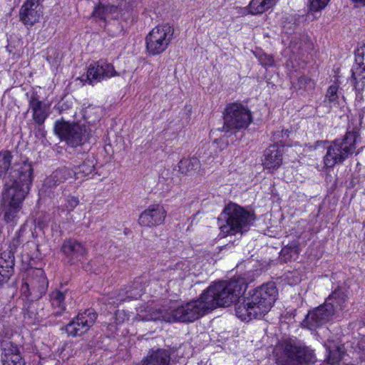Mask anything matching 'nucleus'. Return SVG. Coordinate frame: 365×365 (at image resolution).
Returning <instances> with one entry per match:
<instances>
[{
  "instance_id": "nucleus-30",
  "label": "nucleus",
  "mask_w": 365,
  "mask_h": 365,
  "mask_svg": "<svg viewBox=\"0 0 365 365\" xmlns=\"http://www.w3.org/2000/svg\"><path fill=\"white\" fill-rule=\"evenodd\" d=\"M275 4V0H252L250 3L252 15L261 14Z\"/></svg>"
},
{
  "instance_id": "nucleus-47",
  "label": "nucleus",
  "mask_w": 365,
  "mask_h": 365,
  "mask_svg": "<svg viewBox=\"0 0 365 365\" xmlns=\"http://www.w3.org/2000/svg\"><path fill=\"white\" fill-rule=\"evenodd\" d=\"M21 243V240H20V236L19 235L13 240L12 241V245L16 247V246H18L19 244Z\"/></svg>"
},
{
  "instance_id": "nucleus-15",
  "label": "nucleus",
  "mask_w": 365,
  "mask_h": 365,
  "mask_svg": "<svg viewBox=\"0 0 365 365\" xmlns=\"http://www.w3.org/2000/svg\"><path fill=\"white\" fill-rule=\"evenodd\" d=\"M334 314L333 309H329L323 304L307 314L304 325L309 329H316L327 323Z\"/></svg>"
},
{
  "instance_id": "nucleus-9",
  "label": "nucleus",
  "mask_w": 365,
  "mask_h": 365,
  "mask_svg": "<svg viewBox=\"0 0 365 365\" xmlns=\"http://www.w3.org/2000/svg\"><path fill=\"white\" fill-rule=\"evenodd\" d=\"M224 132H237L246 129L253 118L249 108L239 102L228 103L223 112Z\"/></svg>"
},
{
  "instance_id": "nucleus-20",
  "label": "nucleus",
  "mask_w": 365,
  "mask_h": 365,
  "mask_svg": "<svg viewBox=\"0 0 365 365\" xmlns=\"http://www.w3.org/2000/svg\"><path fill=\"white\" fill-rule=\"evenodd\" d=\"M282 163V153L278 145H272L267 148L264 153L262 164L264 168L276 170Z\"/></svg>"
},
{
  "instance_id": "nucleus-13",
  "label": "nucleus",
  "mask_w": 365,
  "mask_h": 365,
  "mask_svg": "<svg viewBox=\"0 0 365 365\" xmlns=\"http://www.w3.org/2000/svg\"><path fill=\"white\" fill-rule=\"evenodd\" d=\"M166 215L167 212L163 205H151L141 212L138 223L142 227H157L164 223Z\"/></svg>"
},
{
  "instance_id": "nucleus-31",
  "label": "nucleus",
  "mask_w": 365,
  "mask_h": 365,
  "mask_svg": "<svg viewBox=\"0 0 365 365\" xmlns=\"http://www.w3.org/2000/svg\"><path fill=\"white\" fill-rule=\"evenodd\" d=\"M200 167V161L195 157L183 158L178 163L179 171L182 174H190L199 169Z\"/></svg>"
},
{
  "instance_id": "nucleus-37",
  "label": "nucleus",
  "mask_w": 365,
  "mask_h": 365,
  "mask_svg": "<svg viewBox=\"0 0 365 365\" xmlns=\"http://www.w3.org/2000/svg\"><path fill=\"white\" fill-rule=\"evenodd\" d=\"M313 83L311 79L306 77L305 76H302L298 78L297 82H293V86L296 89L299 90H307L309 88L312 87Z\"/></svg>"
},
{
  "instance_id": "nucleus-11",
  "label": "nucleus",
  "mask_w": 365,
  "mask_h": 365,
  "mask_svg": "<svg viewBox=\"0 0 365 365\" xmlns=\"http://www.w3.org/2000/svg\"><path fill=\"white\" fill-rule=\"evenodd\" d=\"M174 29L169 24L158 25L153 28L146 36V48L153 56L158 55L166 50L170 43Z\"/></svg>"
},
{
  "instance_id": "nucleus-8",
  "label": "nucleus",
  "mask_w": 365,
  "mask_h": 365,
  "mask_svg": "<svg viewBox=\"0 0 365 365\" xmlns=\"http://www.w3.org/2000/svg\"><path fill=\"white\" fill-rule=\"evenodd\" d=\"M359 135L356 131H349L342 139L333 141L327 147L324 156L326 168H332L337 164H341L350 157L356 150V144Z\"/></svg>"
},
{
  "instance_id": "nucleus-43",
  "label": "nucleus",
  "mask_w": 365,
  "mask_h": 365,
  "mask_svg": "<svg viewBox=\"0 0 365 365\" xmlns=\"http://www.w3.org/2000/svg\"><path fill=\"white\" fill-rule=\"evenodd\" d=\"M289 133V130H282L281 131L274 132L273 136L275 140H279L280 138L283 139L284 136L288 137Z\"/></svg>"
},
{
  "instance_id": "nucleus-19",
  "label": "nucleus",
  "mask_w": 365,
  "mask_h": 365,
  "mask_svg": "<svg viewBox=\"0 0 365 365\" xmlns=\"http://www.w3.org/2000/svg\"><path fill=\"white\" fill-rule=\"evenodd\" d=\"M29 103L33 120L38 125H43L49 115V106L40 101L36 94L31 96Z\"/></svg>"
},
{
  "instance_id": "nucleus-24",
  "label": "nucleus",
  "mask_w": 365,
  "mask_h": 365,
  "mask_svg": "<svg viewBox=\"0 0 365 365\" xmlns=\"http://www.w3.org/2000/svg\"><path fill=\"white\" fill-rule=\"evenodd\" d=\"M346 299L347 297L344 290L338 288L329 295L324 304L329 309H333V313L335 314L346 306Z\"/></svg>"
},
{
  "instance_id": "nucleus-38",
  "label": "nucleus",
  "mask_w": 365,
  "mask_h": 365,
  "mask_svg": "<svg viewBox=\"0 0 365 365\" xmlns=\"http://www.w3.org/2000/svg\"><path fill=\"white\" fill-rule=\"evenodd\" d=\"M355 61L356 65L354 66H365V45L356 50Z\"/></svg>"
},
{
  "instance_id": "nucleus-14",
  "label": "nucleus",
  "mask_w": 365,
  "mask_h": 365,
  "mask_svg": "<svg viewBox=\"0 0 365 365\" xmlns=\"http://www.w3.org/2000/svg\"><path fill=\"white\" fill-rule=\"evenodd\" d=\"M113 66L111 63L99 61L89 66L87 71V81L90 84L101 82L105 78L117 76Z\"/></svg>"
},
{
  "instance_id": "nucleus-46",
  "label": "nucleus",
  "mask_w": 365,
  "mask_h": 365,
  "mask_svg": "<svg viewBox=\"0 0 365 365\" xmlns=\"http://www.w3.org/2000/svg\"><path fill=\"white\" fill-rule=\"evenodd\" d=\"M266 62L262 63L265 66H272L274 63V60L272 57H265Z\"/></svg>"
},
{
  "instance_id": "nucleus-4",
  "label": "nucleus",
  "mask_w": 365,
  "mask_h": 365,
  "mask_svg": "<svg viewBox=\"0 0 365 365\" xmlns=\"http://www.w3.org/2000/svg\"><path fill=\"white\" fill-rule=\"evenodd\" d=\"M13 185L14 181L9 180L7 184L4 185L0 204V216L2 220L11 227L17 225L22 213L23 202L31 186L26 182L17 187H14Z\"/></svg>"
},
{
  "instance_id": "nucleus-40",
  "label": "nucleus",
  "mask_w": 365,
  "mask_h": 365,
  "mask_svg": "<svg viewBox=\"0 0 365 365\" xmlns=\"http://www.w3.org/2000/svg\"><path fill=\"white\" fill-rule=\"evenodd\" d=\"M306 36H302L299 38V41H297V37H295L294 39L291 41V46L296 49H302L303 48V43H305Z\"/></svg>"
},
{
  "instance_id": "nucleus-2",
  "label": "nucleus",
  "mask_w": 365,
  "mask_h": 365,
  "mask_svg": "<svg viewBox=\"0 0 365 365\" xmlns=\"http://www.w3.org/2000/svg\"><path fill=\"white\" fill-rule=\"evenodd\" d=\"M278 295L274 282H270L258 287L238 302L235 312L238 318L243 321L262 318L267 314Z\"/></svg>"
},
{
  "instance_id": "nucleus-45",
  "label": "nucleus",
  "mask_w": 365,
  "mask_h": 365,
  "mask_svg": "<svg viewBox=\"0 0 365 365\" xmlns=\"http://www.w3.org/2000/svg\"><path fill=\"white\" fill-rule=\"evenodd\" d=\"M236 9L237 10V14L242 16L251 14L250 4L247 7H237Z\"/></svg>"
},
{
  "instance_id": "nucleus-29",
  "label": "nucleus",
  "mask_w": 365,
  "mask_h": 365,
  "mask_svg": "<svg viewBox=\"0 0 365 365\" xmlns=\"http://www.w3.org/2000/svg\"><path fill=\"white\" fill-rule=\"evenodd\" d=\"M118 6L113 5H98L95 7L92 14L95 18H98L101 20L106 21L109 18H114L113 15L118 10Z\"/></svg>"
},
{
  "instance_id": "nucleus-10",
  "label": "nucleus",
  "mask_w": 365,
  "mask_h": 365,
  "mask_svg": "<svg viewBox=\"0 0 365 365\" xmlns=\"http://www.w3.org/2000/svg\"><path fill=\"white\" fill-rule=\"evenodd\" d=\"M54 131L61 140H65L71 147H77L85 144L91 137V130L86 125L78 123L70 124L57 121Z\"/></svg>"
},
{
  "instance_id": "nucleus-1",
  "label": "nucleus",
  "mask_w": 365,
  "mask_h": 365,
  "mask_svg": "<svg viewBox=\"0 0 365 365\" xmlns=\"http://www.w3.org/2000/svg\"><path fill=\"white\" fill-rule=\"evenodd\" d=\"M209 311L201 296L198 299L179 306L177 302H167L162 307L148 306L146 309L138 314L142 321L161 320L166 322H192L205 315Z\"/></svg>"
},
{
  "instance_id": "nucleus-6",
  "label": "nucleus",
  "mask_w": 365,
  "mask_h": 365,
  "mask_svg": "<svg viewBox=\"0 0 365 365\" xmlns=\"http://www.w3.org/2000/svg\"><path fill=\"white\" fill-rule=\"evenodd\" d=\"M13 155L8 150L0 151V179L4 180L6 185L9 180L14 181V187L22 185L24 182L32 185L34 180V169L27 161L15 163L11 165Z\"/></svg>"
},
{
  "instance_id": "nucleus-22",
  "label": "nucleus",
  "mask_w": 365,
  "mask_h": 365,
  "mask_svg": "<svg viewBox=\"0 0 365 365\" xmlns=\"http://www.w3.org/2000/svg\"><path fill=\"white\" fill-rule=\"evenodd\" d=\"M14 257L11 252H4L0 257V284L6 282L14 272Z\"/></svg>"
},
{
  "instance_id": "nucleus-41",
  "label": "nucleus",
  "mask_w": 365,
  "mask_h": 365,
  "mask_svg": "<svg viewBox=\"0 0 365 365\" xmlns=\"http://www.w3.org/2000/svg\"><path fill=\"white\" fill-rule=\"evenodd\" d=\"M170 171L168 170H164L159 177V182H163L165 181L167 182L168 184H169L172 181V179L170 177Z\"/></svg>"
},
{
  "instance_id": "nucleus-17",
  "label": "nucleus",
  "mask_w": 365,
  "mask_h": 365,
  "mask_svg": "<svg viewBox=\"0 0 365 365\" xmlns=\"http://www.w3.org/2000/svg\"><path fill=\"white\" fill-rule=\"evenodd\" d=\"M42 14L39 0H26L20 9V19L27 26H33Z\"/></svg>"
},
{
  "instance_id": "nucleus-33",
  "label": "nucleus",
  "mask_w": 365,
  "mask_h": 365,
  "mask_svg": "<svg viewBox=\"0 0 365 365\" xmlns=\"http://www.w3.org/2000/svg\"><path fill=\"white\" fill-rule=\"evenodd\" d=\"M299 251V242L294 240L284 246L282 249L281 253L285 257V259L290 260L297 257Z\"/></svg>"
},
{
  "instance_id": "nucleus-3",
  "label": "nucleus",
  "mask_w": 365,
  "mask_h": 365,
  "mask_svg": "<svg viewBox=\"0 0 365 365\" xmlns=\"http://www.w3.org/2000/svg\"><path fill=\"white\" fill-rule=\"evenodd\" d=\"M247 282L242 277L231 279L229 282H220L210 285L201 294L209 310L217 307H229L237 302L245 293Z\"/></svg>"
},
{
  "instance_id": "nucleus-34",
  "label": "nucleus",
  "mask_w": 365,
  "mask_h": 365,
  "mask_svg": "<svg viewBox=\"0 0 365 365\" xmlns=\"http://www.w3.org/2000/svg\"><path fill=\"white\" fill-rule=\"evenodd\" d=\"M351 72L352 77L355 81V89H357V86L364 87L365 80V66H354Z\"/></svg>"
},
{
  "instance_id": "nucleus-27",
  "label": "nucleus",
  "mask_w": 365,
  "mask_h": 365,
  "mask_svg": "<svg viewBox=\"0 0 365 365\" xmlns=\"http://www.w3.org/2000/svg\"><path fill=\"white\" fill-rule=\"evenodd\" d=\"M62 252L67 256L82 257L86 254V250L80 242L68 240H66L61 247Z\"/></svg>"
},
{
  "instance_id": "nucleus-21",
  "label": "nucleus",
  "mask_w": 365,
  "mask_h": 365,
  "mask_svg": "<svg viewBox=\"0 0 365 365\" xmlns=\"http://www.w3.org/2000/svg\"><path fill=\"white\" fill-rule=\"evenodd\" d=\"M170 353L164 349L150 350L139 365H170Z\"/></svg>"
},
{
  "instance_id": "nucleus-49",
  "label": "nucleus",
  "mask_w": 365,
  "mask_h": 365,
  "mask_svg": "<svg viewBox=\"0 0 365 365\" xmlns=\"http://www.w3.org/2000/svg\"><path fill=\"white\" fill-rule=\"evenodd\" d=\"M219 140H215L214 143H217Z\"/></svg>"
},
{
  "instance_id": "nucleus-5",
  "label": "nucleus",
  "mask_w": 365,
  "mask_h": 365,
  "mask_svg": "<svg viewBox=\"0 0 365 365\" xmlns=\"http://www.w3.org/2000/svg\"><path fill=\"white\" fill-rule=\"evenodd\" d=\"M274 355L279 365H309L316 361L313 350L299 341L291 339L277 345Z\"/></svg>"
},
{
  "instance_id": "nucleus-28",
  "label": "nucleus",
  "mask_w": 365,
  "mask_h": 365,
  "mask_svg": "<svg viewBox=\"0 0 365 365\" xmlns=\"http://www.w3.org/2000/svg\"><path fill=\"white\" fill-rule=\"evenodd\" d=\"M72 170L76 179L85 178L94 170V160L93 158H88L81 165L75 166Z\"/></svg>"
},
{
  "instance_id": "nucleus-35",
  "label": "nucleus",
  "mask_w": 365,
  "mask_h": 365,
  "mask_svg": "<svg viewBox=\"0 0 365 365\" xmlns=\"http://www.w3.org/2000/svg\"><path fill=\"white\" fill-rule=\"evenodd\" d=\"M101 108L96 106H88L83 110V117L88 123H94L101 118Z\"/></svg>"
},
{
  "instance_id": "nucleus-7",
  "label": "nucleus",
  "mask_w": 365,
  "mask_h": 365,
  "mask_svg": "<svg viewBox=\"0 0 365 365\" xmlns=\"http://www.w3.org/2000/svg\"><path fill=\"white\" fill-rule=\"evenodd\" d=\"M254 216L250 212L235 203L228 204L218 218L221 233L225 237L228 235L242 234L247 232L254 221Z\"/></svg>"
},
{
  "instance_id": "nucleus-42",
  "label": "nucleus",
  "mask_w": 365,
  "mask_h": 365,
  "mask_svg": "<svg viewBox=\"0 0 365 365\" xmlns=\"http://www.w3.org/2000/svg\"><path fill=\"white\" fill-rule=\"evenodd\" d=\"M78 205V200L75 197H71L67 200L66 207L70 210H73Z\"/></svg>"
},
{
  "instance_id": "nucleus-26",
  "label": "nucleus",
  "mask_w": 365,
  "mask_h": 365,
  "mask_svg": "<svg viewBox=\"0 0 365 365\" xmlns=\"http://www.w3.org/2000/svg\"><path fill=\"white\" fill-rule=\"evenodd\" d=\"M73 176V170L63 167L53 172V173L46 179V182L50 187L55 186L64 182L69 178H72Z\"/></svg>"
},
{
  "instance_id": "nucleus-44",
  "label": "nucleus",
  "mask_w": 365,
  "mask_h": 365,
  "mask_svg": "<svg viewBox=\"0 0 365 365\" xmlns=\"http://www.w3.org/2000/svg\"><path fill=\"white\" fill-rule=\"evenodd\" d=\"M363 87L357 86V89H356V104L358 106H360L361 103L363 101V96L360 93V90H361Z\"/></svg>"
},
{
  "instance_id": "nucleus-36",
  "label": "nucleus",
  "mask_w": 365,
  "mask_h": 365,
  "mask_svg": "<svg viewBox=\"0 0 365 365\" xmlns=\"http://www.w3.org/2000/svg\"><path fill=\"white\" fill-rule=\"evenodd\" d=\"M330 0H309V12H319L327 6Z\"/></svg>"
},
{
  "instance_id": "nucleus-25",
  "label": "nucleus",
  "mask_w": 365,
  "mask_h": 365,
  "mask_svg": "<svg viewBox=\"0 0 365 365\" xmlns=\"http://www.w3.org/2000/svg\"><path fill=\"white\" fill-rule=\"evenodd\" d=\"M68 289H55L50 294V302L53 309V314L61 315L66 309V299L68 297Z\"/></svg>"
},
{
  "instance_id": "nucleus-32",
  "label": "nucleus",
  "mask_w": 365,
  "mask_h": 365,
  "mask_svg": "<svg viewBox=\"0 0 365 365\" xmlns=\"http://www.w3.org/2000/svg\"><path fill=\"white\" fill-rule=\"evenodd\" d=\"M328 351L327 360L329 364L334 365L338 364L344 354V349L342 345H336L331 344L327 346Z\"/></svg>"
},
{
  "instance_id": "nucleus-16",
  "label": "nucleus",
  "mask_w": 365,
  "mask_h": 365,
  "mask_svg": "<svg viewBox=\"0 0 365 365\" xmlns=\"http://www.w3.org/2000/svg\"><path fill=\"white\" fill-rule=\"evenodd\" d=\"M29 275L22 285V289L28 290L31 294L34 293L41 297L46 292L48 286L43 271L41 269H31L29 271Z\"/></svg>"
},
{
  "instance_id": "nucleus-18",
  "label": "nucleus",
  "mask_w": 365,
  "mask_h": 365,
  "mask_svg": "<svg viewBox=\"0 0 365 365\" xmlns=\"http://www.w3.org/2000/svg\"><path fill=\"white\" fill-rule=\"evenodd\" d=\"M1 361L3 365H26L19 347L10 341L2 344Z\"/></svg>"
},
{
  "instance_id": "nucleus-39",
  "label": "nucleus",
  "mask_w": 365,
  "mask_h": 365,
  "mask_svg": "<svg viewBox=\"0 0 365 365\" xmlns=\"http://www.w3.org/2000/svg\"><path fill=\"white\" fill-rule=\"evenodd\" d=\"M339 86L336 85L330 86L328 88L326 98L329 100L330 103L336 102L338 99L337 92H338Z\"/></svg>"
},
{
  "instance_id": "nucleus-23",
  "label": "nucleus",
  "mask_w": 365,
  "mask_h": 365,
  "mask_svg": "<svg viewBox=\"0 0 365 365\" xmlns=\"http://www.w3.org/2000/svg\"><path fill=\"white\" fill-rule=\"evenodd\" d=\"M142 293V283L139 279L135 280L131 285H129L128 287L120 291L115 297V300H113L111 303L118 304L128 299H137L141 296Z\"/></svg>"
},
{
  "instance_id": "nucleus-48",
  "label": "nucleus",
  "mask_w": 365,
  "mask_h": 365,
  "mask_svg": "<svg viewBox=\"0 0 365 365\" xmlns=\"http://www.w3.org/2000/svg\"><path fill=\"white\" fill-rule=\"evenodd\" d=\"M351 1L356 4H358L359 5H361V6L365 5V0H351Z\"/></svg>"
},
{
  "instance_id": "nucleus-12",
  "label": "nucleus",
  "mask_w": 365,
  "mask_h": 365,
  "mask_svg": "<svg viewBox=\"0 0 365 365\" xmlns=\"http://www.w3.org/2000/svg\"><path fill=\"white\" fill-rule=\"evenodd\" d=\"M97 314L91 309L79 313L66 327L69 336H80L86 334L94 324Z\"/></svg>"
}]
</instances>
